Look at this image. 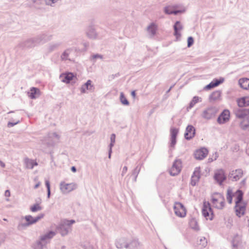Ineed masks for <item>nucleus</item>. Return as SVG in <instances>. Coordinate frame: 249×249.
I'll use <instances>...</instances> for the list:
<instances>
[{
	"label": "nucleus",
	"instance_id": "nucleus-1",
	"mask_svg": "<svg viewBox=\"0 0 249 249\" xmlns=\"http://www.w3.org/2000/svg\"><path fill=\"white\" fill-rule=\"evenodd\" d=\"M211 202L213 207L218 209H223L225 205V200L222 194L213 193L211 196Z\"/></svg>",
	"mask_w": 249,
	"mask_h": 249
},
{
	"label": "nucleus",
	"instance_id": "nucleus-2",
	"mask_svg": "<svg viewBox=\"0 0 249 249\" xmlns=\"http://www.w3.org/2000/svg\"><path fill=\"white\" fill-rule=\"evenodd\" d=\"M243 193L240 190H237L234 193H233L231 190L228 189L227 192V199L228 202L231 204L233 199L235 203H237L243 200Z\"/></svg>",
	"mask_w": 249,
	"mask_h": 249
},
{
	"label": "nucleus",
	"instance_id": "nucleus-3",
	"mask_svg": "<svg viewBox=\"0 0 249 249\" xmlns=\"http://www.w3.org/2000/svg\"><path fill=\"white\" fill-rule=\"evenodd\" d=\"M202 214L207 220H213L214 214L211 205L208 202H204L202 208Z\"/></svg>",
	"mask_w": 249,
	"mask_h": 249
},
{
	"label": "nucleus",
	"instance_id": "nucleus-4",
	"mask_svg": "<svg viewBox=\"0 0 249 249\" xmlns=\"http://www.w3.org/2000/svg\"><path fill=\"white\" fill-rule=\"evenodd\" d=\"M175 214L180 217H184L186 215V209L184 205L179 202H175L174 206Z\"/></svg>",
	"mask_w": 249,
	"mask_h": 249
},
{
	"label": "nucleus",
	"instance_id": "nucleus-5",
	"mask_svg": "<svg viewBox=\"0 0 249 249\" xmlns=\"http://www.w3.org/2000/svg\"><path fill=\"white\" fill-rule=\"evenodd\" d=\"M77 185L74 183H67L62 182L60 184V189L63 193H68L76 189Z\"/></svg>",
	"mask_w": 249,
	"mask_h": 249
},
{
	"label": "nucleus",
	"instance_id": "nucleus-6",
	"mask_svg": "<svg viewBox=\"0 0 249 249\" xmlns=\"http://www.w3.org/2000/svg\"><path fill=\"white\" fill-rule=\"evenodd\" d=\"M246 205V203L243 200L236 203L234 209L237 216L241 217L245 214Z\"/></svg>",
	"mask_w": 249,
	"mask_h": 249
},
{
	"label": "nucleus",
	"instance_id": "nucleus-7",
	"mask_svg": "<svg viewBox=\"0 0 249 249\" xmlns=\"http://www.w3.org/2000/svg\"><path fill=\"white\" fill-rule=\"evenodd\" d=\"M181 168V162L180 160H176L170 170V174L172 176L177 175Z\"/></svg>",
	"mask_w": 249,
	"mask_h": 249
},
{
	"label": "nucleus",
	"instance_id": "nucleus-8",
	"mask_svg": "<svg viewBox=\"0 0 249 249\" xmlns=\"http://www.w3.org/2000/svg\"><path fill=\"white\" fill-rule=\"evenodd\" d=\"M214 178L219 184H221L226 179L224 171L222 169L217 170L215 172Z\"/></svg>",
	"mask_w": 249,
	"mask_h": 249
},
{
	"label": "nucleus",
	"instance_id": "nucleus-9",
	"mask_svg": "<svg viewBox=\"0 0 249 249\" xmlns=\"http://www.w3.org/2000/svg\"><path fill=\"white\" fill-rule=\"evenodd\" d=\"M208 154V150L206 148H202L196 150L194 156L196 159L202 160L207 156Z\"/></svg>",
	"mask_w": 249,
	"mask_h": 249
},
{
	"label": "nucleus",
	"instance_id": "nucleus-10",
	"mask_svg": "<svg viewBox=\"0 0 249 249\" xmlns=\"http://www.w3.org/2000/svg\"><path fill=\"white\" fill-rule=\"evenodd\" d=\"M230 113L228 110H224L218 118L220 124H224L229 120Z\"/></svg>",
	"mask_w": 249,
	"mask_h": 249
},
{
	"label": "nucleus",
	"instance_id": "nucleus-11",
	"mask_svg": "<svg viewBox=\"0 0 249 249\" xmlns=\"http://www.w3.org/2000/svg\"><path fill=\"white\" fill-rule=\"evenodd\" d=\"M195 131L193 126L189 125L186 129V132L184 134L185 138L187 140L192 139L195 135Z\"/></svg>",
	"mask_w": 249,
	"mask_h": 249
},
{
	"label": "nucleus",
	"instance_id": "nucleus-12",
	"mask_svg": "<svg viewBox=\"0 0 249 249\" xmlns=\"http://www.w3.org/2000/svg\"><path fill=\"white\" fill-rule=\"evenodd\" d=\"M44 216V214L41 213L36 217H33L31 215L26 216L25 219L28 225L33 224L36 223L40 219L42 218Z\"/></svg>",
	"mask_w": 249,
	"mask_h": 249
},
{
	"label": "nucleus",
	"instance_id": "nucleus-13",
	"mask_svg": "<svg viewBox=\"0 0 249 249\" xmlns=\"http://www.w3.org/2000/svg\"><path fill=\"white\" fill-rule=\"evenodd\" d=\"M178 7V5L170 6L165 7L164 8V12L167 14H177L179 13H182L183 11L181 10H178L177 8Z\"/></svg>",
	"mask_w": 249,
	"mask_h": 249
},
{
	"label": "nucleus",
	"instance_id": "nucleus-14",
	"mask_svg": "<svg viewBox=\"0 0 249 249\" xmlns=\"http://www.w3.org/2000/svg\"><path fill=\"white\" fill-rule=\"evenodd\" d=\"M243 176V171L241 169H237L232 171L230 174V178L233 180H238Z\"/></svg>",
	"mask_w": 249,
	"mask_h": 249
},
{
	"label": "nucleus",
	"instance_id": "nucleus-15",
	"mask_svg": "<svg viewBox=\"0 0 249 249\" xmlns=\"http://www.w3.org/2000/svg\"><path fill=\"white\" fill-rule=\"evenodd\" d=\"M174 35L177 39H179L181 36L180 31L182 29V26L179 21H177L174 26Z\"/></svg>",
	"mask_w": 249,
	"mask_h": 249
},
{
	"label": "nucleus",
	"instance_id": "nucleus-16",
	"mask_svg": "<svg viewBox=\"0 0 249 249\" xmlns=\"http://www.w3.org/2000/svg\"><path fill=\"white\" fill-rule=\"evenodd\" d=\"M178 132V129L171 128L170 129L171 145L174 146L176 143V137Z\"/></svg>",
	"mask_w": 249,
	"mask_h": 249
},
{
	"label": "nucleus",
	"instance_id": "nucleus-17",
	"mask_svg": "<svg viewBox=\"0 0 249 249\" xmlns=\"http://www.w3.org/2000/svg\"><path fill=\"white\" fill-rule=\"evenodd\" d=\"M238 105L240 107L249 106V96L244 97L237 100Z\"/></svg>",
	"mask_w": 249,
	"mask_h": 249
},
{
	"label": "nucleus",
	"instance_id": "nucleus-18",
	"mask_svg": "<svg viewBox=\"0 0 249 249\" xmlns=\"http://www.w3.org/2000/svg\"><path fill=\"white\" fill-rule=\"evenodd\" d=\"M74 77V75L72 73H64L61 75L62 81L66 83H69L71 81Z\"/></svg>",
	"mask_w": 249,
	"mask_h": 249
},
{
	"label": "nucleus",
	"instance_id": "nucleus-19",
	"mask_svg": "<svg viewBox=\"0 0 249 249\" xmlns=\"http://www.w3.org/2000/svg\"><path fill=\"white\" fill-rule=\"evenodd\" d=\"M240 87L245 89H249V79L243 78L239 80Z\"/></svg>",
	"mask_w": 249,
	"mask_h": 249
},
{
	"label": "nucleus",
	"instance_id": "nucleus-20",
	"mask_svg": "<svg viewBox=\"0 0 249 249\" xmlns=\"http://www.w3.org/2000/svg\"><path fill=\"white\" fill-rule=\"evenodd\" d=\"M40 94V90L39 89L36 88H32L31 89L30 91L28 92V96L31 99H35Z\"/></svg>",
	"mask_w": 249,
	"mask_h": 249
},
{
	"label": "nucleus",
	"instance_id": "nucleus-21",
	"mask_svg": "<svg viewBox=\"0 0 249 249\" xmlns=\"http://www.w3.org/2000/svg\"><path fill=\"white\" fill-rule=\"evenodd\" d=\"M200 177V171L198 169H196L192 176L191 184L192 185H195L196 182L199 180Z\"/></svg>",
	"mask_w": 249,
	"mask_h": 249
},
{
	"label": "nucleus",
	"instance_id": "nucleus-22",
	"mask_svg": "<svg viewBox=\"0 0 249 249\" xmlns=\"http://www.w3.org/2000/svg\"><path fill=\"white\" fill-rule=\"evenodd\" d=\"M243 247V244L239 237L235 238L233 241V249H238Z\"/></svg>",
	"mask_w": 249,
	"mask_h": 249
},
{
	"label": "nucleus",
	"instance_id": "nucleus-23",
	"mask_svg": "<svg viewBox=\"0 0 249 249\" xmlns=\"http://www.w3.org/2000/svg\"><path fill=\"white\" fill-rule=\"evenodd\" d=\"M93 89V86L91 85V81L89 80L87 83L83 86L81 88V90L82 93H84L86 90H92Z\"/></svg>",
	"mask_w": 249,
	"mask_h": 249
},
{
	"label": "nucleus",
	"instance_id": "nucleus-24",
	"mask_svg": "<svg viewBox=\"0 0 249 249\" xmlns=\"http://www.w3.org/2000/svg\"><path fill=\"white\" fill-rule=\"evenodd\" d=\"M223 79L213 80L206 86V88L207 89H210L211 88L215 87L219 85L220 84L222 83L223 82Z\"/></svg>",
	"mask_w": 249,
	"mask_h": 249
},
{
	"label": "nucleus",
	"instance_id": "nucleus-25",
	"mask_svg": "<svg viewBox=\"0 0 249 249\" xmlns=\"http://www.w3.org/2000/svg\"><path fill=\"white\" fill-rule=\"evenodd\" d=\"M25 162L27 168L30 169H32L35 166L37 165V163L36 161L29 159L28 158L25 160Z\"/></svg>",
	"mask_w": 249,
	"mask_h": 249
},
{
	"label": "nucleus",
	"instance_id": "nucleus-26",
	"mask_svg": "<svg viewBox=\"0 0 249 249\" xmlns=\"http://www.w3.org/2000/svg\"><path fill=\"white\" fill-rule=\"evenodd\" d=\"M157 26L154 24H151L148 28V31L153 36L156 34Z\"/></svg>",
	"mask_w": 249,
	"mask_h": 249
},
{
	"label": "nucleus",
	"instance_id": "nucleus-27",
	"mask_svg": "<svg viewBox=\"0 0 249 249\" xmlns=\"http://www.w3.org/2000/svg\"><path fill=\"white\" fill-rule=\"evenodd\" d=\"M55 235V233L53 231H50L48 234L44 235L41 237V240L44 241L52 238Z\"/></svg>",
	"mask_w": 249,
	"mask_h": 249
},
{
	"label": "nucleus",
	"instance_id": "nucleus-28",
	"mask_svg": "<svg viewBox=\"0 0 249 249\" xmlns=\"http://www.w3.org/2000/svg\"><path fill=\"white\" fill-rule=\"evenodd\" d=\"M197 242L198 244L201 247H205L207 243L206 239L204 237H200L199 240H198Z\"/></svg>",
	"mask_w": 249,
	"mask_h": 249
},
{
	"label": "nucleus",
	"instance_id": "nucleus-29",
	"mask_svg": "<svg viewBox=\"0 0 249 249\" xmlns=\"http://www.w3.org/2000/svg\"><path fill=\"white\" fill-rule=\"evenodd\" d=\"M120 100L121 103L124 105H128L129 102L126 98L124 97L123 93H121L120 94Z\"/></svg>",
	"mask_w": 249,
	"mask_h": 249
},
{
	"label": "nucleus",
	"instance_id": "nucleus-30",
	"mask_svg": "<svg viewBox=\"0 0 249 249\" xmlns=\"http://www.w3.org/2000/svg\"><path fill=\"white\" fill-rule=\"evenodd\" d=\"M30 210L32 212H35L41 210V207L39 204H36L31 206Z\"/></svg>",
	"mask_w": 249,
	"mask_h": 249
},
{
	"label": "nucleus",
	"instance_id": "nucleus-31",
	"mask_svg": "<svg viewBox=\"0 0 249 249\" xmlns=\"http://www.w3.org/2000/svg\"><path fill=\"white\" fill-rule=\"evenodd\" d=\"M212 112V110L211 109H208L206 111H205L203 113V116L204 117L206 118H210L212 117V115H208V114H211Z\"/></svg>",
	"mask_w": 249,
	"mask_h": 249
},
{
	"label": "nucleus",
	"instance_id": "nucleus-32",
	"mask_svg": "<svg viewBox=\"0 0 249 249\" xmlns=\"http://www.w3.org/2000/svg\"><path fill=\"white\" fill-rule=\"evenodd\" d=\"M220 96V93L219 91H215L211 95V98L213 100H215L218 99Z\"/></svg>",
	"mask_w": 249,
	"mask_h": 249
},
{
	"label": "nucleus",
	"instance_id": "nucleus-33",
	"mask_svg": "<svg viewBox=\"0 0 249 249\" xmlns=\"http://www.w3.org/2000/svg\"><path fill=\"white\" fill-rule=\"evenodd\" d=\"M70 53L69 50H66L61 55V58L63 60H66L68 59V57L69 56Z\"/></svg>",
	"mask_w": 249,
	"mask_h": 249
},
{
	"label": "nucleus",
	"instance_id": "nucleus-34",
	"mask_svg": "<svg viewBox=\"0 0 249 249\" xmlns=\"http://www.w3.org/2000/svg\"><path fill=\"white\" fill-rule=\"evenodd\" d=\"M75 223V221L73 220H65L63 221V226L67 225V226H71V224Z\"/></svg>",
	"mask_w": 249,
	"mask_h": 249
},
{
	"label": "nucleus",
	"instance_id": "nucleus-35",
	"mask_svg": "<svg viewBox=\"0 0 249 249\" xmlns=\"http://www.w3.org/2000/svg\"><path fill=\"white\" fill-rule=\"evenodd\" d=\"M188 47H191L194 43V39L192 37H189L187 40Z\"/></svg>",
	"mask_w": 249,
	"mask_h": 249
},
{
	"label": "nucleus",
	"instance_id": "nucleus-36",
	"mask_svg": "<svg viewBox=\"0 0 249 249\" xmlns=\"http://www.w3.org/2000/svg\"><path fill=\"white\" fill-rule=\"evenodd\" d=\"M45 184L47 188L48 196H49L50 194V185L49 181L48 180H46L45 181Z\"/></svg>",
	"mask_w": 249,
	"mask_h": 249
},
{
	"label": "nucleus",
	"instance_id": "nucleus-37",
	"mask_svg": "<svg viewBox=\"0 0 249 249\" xmlns=\"http://www.w3.org/2000/svg\"><path fill=\"white\" fill-rule=\"evenodd\" d=\"M34 180L36 182L35 186H34V189H36L40 185V182L39 181H38V179L37 178H35L34 179Z\"/></svg>",
	"mask_w": 249,
	"mask_h": 249
},
{
	"label": "nucleus",
	"instance_id": "nucleus-38",
	"mask_svg": "<svg viewBox=\"0 0 249 249\" xmlns=\"http://www.w3.org/2000/svg\"><path fill=\"white\" fill-rule=\"evenodd\" d=\"M54 3V0H47L46 3L48 5H52V4Z\"/></svg>",
	"mask_w": 249,
	"mask_h": 249
},
{
	"label": "nucleus",
	"instance_id": "nucleus-39",
	"mask_svg": "<svg viewBox=\"0 0 249 249\" xmlns=\"http://www.w3.org/2000/svg\"><path fill=\"white\" fill-rule=\"evenodd\" d=\"M199 100V97H195L194 98V99H193V100L192 103L193 102H194V104H195V103H197V102H198Z\"/></svg>",
	"mask_w": 249,
	"mask_h": 249
},
{
	"label": "nucleus",
	"instance_id": "nucleus-40",
	"mask_svg": "<svg viewBox=\"0 0 249 249\" xmlns=\"http://www.w3.org/2000/svg\"><path fill=\"white\" fill-rule=\"evenodd\" d=\"M5 196L6 197H9L10 196V192L9 190H6L5 192Z\"/></svg>",
	"mask_w": 249,
	"mask_h": 249
},
{
	"label": "nucleus",
	"instance_id": "nucleus-41",
	"mask_svg": "<svg viewBox=\"0 0 249 249\" xmlns=\"http://www.w3.org/2000/svg\"><path fill=\"white\" fill-rule=\"evenodd\" d=\"M115 139V135L114 134H112L111 136V140L112 142H114Z\"/></svg>",
	"mask_w": 249,
	"mask_h": 249
},
{
	"label": "nucleus",
	"instance_id": "nucleus-42",
	"mask_svg": "<svg viewBox=\"0 0 249 249\" xmlns=\"http://www.w3.org/2000/svg\"><path fill=\"white\" fill-rule=\"evenodd\" d=\"M18 123H9L8 124V126L9 127H12V126H13L14 125H15L16 124H17Z\"/></svg>",
	"mask_w": 249,
	"mask_h": 249
},
{
	"label": "nucleus",
	"instance_id": "nucleus-43",
	"mask_svg": "<svg viewBox=\"0 0 249 249\" xmlns=\"http://www.w3.org/2000/svg\"><path fill=\"white\" fill-rule=\"evenodd\" d=\"M0 165L3 168L5 167V164L2 161H1L0 160Z\"/></svg>",
	"mask_w": 249,
	"mask_h": 249
},
{
	"label": "nucleus",
	"instance_id": "nucleus-44",
	"mask_svg": "<svg viewBox=\"0 0 249 249\" xmlns=\"http://www.w3.org/2000/svg\"><path fill=\"white\" fill-rule=\"evenodd\" d=\"M131 95H132V96L134 98H135V96H136L135 91H132L131 92Z\"/></svg>",
	"mask_w": 249,
	"mask_h": 249
},
{
	"label": "nucleus",
	"instance_id": "nucleus-45",
	"mask_svg": "<svg viewBox=\"0 0 249 249\" xmlns=\"http://www.w3.org/2000/svg\"><path fill=\"white\" fill-rule=\"evenodd\" d=\"M61 234H62V235H64L68 233V231H62L61 232Z\"/></svg>",
	"mask_w": 249,
	"mask_h": 249
},
{
	"label": "nucleus",
	"instance_id": "nucleus-46",
	"mask_svg": "<svg viewBox=\"0 0 249 249\" xmlns=\"http://www.w3.org/2000/svg\"><path fill=\"white\" fill-rule=\"evenodd\" d=\"M71 171L73 172H76V168L75 167L73 166L71 167Z\"/></svg>",
	"mask_w": 249,
	"mask_h": 249
},
{
	"label": "nucleus",
	"instance_id": "nucleus-47",
	"mask_svg": "<svg viewBox=\"0 0 249 249\" xmlns=\"http://www.w3.org/2000/svg\"><path fill=\"white\" fill-rule=\"evenodd\" d=\"M126 167H124V170H126Z\"/></svg>",
	"mask_w": 249,
	"mask_h": 249
},
{
	"label": "nucleus",
	"instance_id": "nucleus-48",
	"mask_svg": "<svg viewBox=\"0 0 249 249\" xmlns=\"http://www.w3.org/2000/svg\"><path fill=\"white\" fill-rule=\"evenodd\" d=\"M126 167H124V170H126Z\"/></svg>",
	"mask_w": 249,
	"mask_h": 249
},
{
	"label": "nucleus",
	"instance_id": "nucleus-49",
	"mask_svg": "<svg viewBox=\"0 0 249 249\" xmlns=\"http://www.w3.org/2000/svg\"><path fill=\"white\" fill-rule=\"evenodd\" d=\"M4 220L6 221L7 220L6 219H3Z\"/></svg>",
	"mask_w": 249,
	"mask_h": 249
}]
</instances>
